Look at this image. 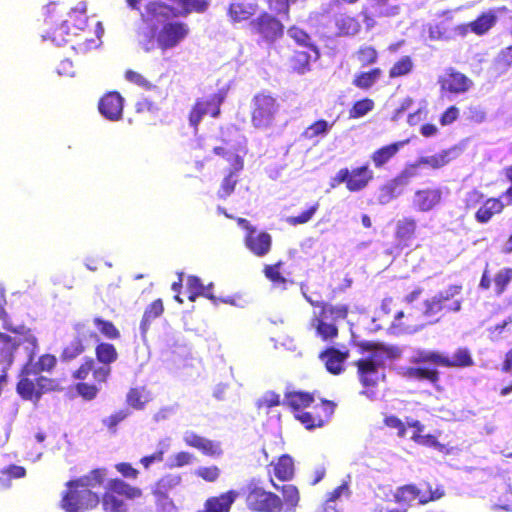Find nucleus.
<instances>
[{"mask_svg":"<svg viewBox=\"0 0 512 512\" xmlns=\"http://www.w3.org/2000/svg\"><path fill=\"white\" fill-rule=\"evenodd\" d=\"M95 358L85 357L80 365L72 372L76 380L75 391L85 401L94 400L100 385L106 383L111 375V365L118 359V351L112 343L99 342L96 344Z\"/></svg>","mask_w":512,"mask_h":512,"instance_id":"obj_1","label":"nucleus"},{"mask_svg":"<svg viewBox=\"0 0 512 512\" xmlns=\"http://www.w3.org/2000/svg\"><path fill=\"white\" fill-rule=\"evenodd\" d=\"M105 476V469L96 468L87 475L68 481L67 490L62 494L61 507L66 512H85L95 509L100 503V497L92 489L101 486Z\"/></svg>","mask_w":512,"mask_h":512,"instance_id":"obj_2","label":"nucleus"},{"mask_svg":"<svg viewBox=\"0 0 512 512\" xmlns=\"http://www.w3.org/2000/svg\"><path fill=\"white\" fill-rule=\"evenodd\" d=\"M367 348L372 351L367 356L355 361L354 365L357 369L358 380L365 388L362 393L371 396L374 393V388L385 381L386 359L398 357L400 350L396 347L382 345H369Z\"/></svg>","mask_w":512,"mask_h":512,"instance_id":"obj_3","label":"nucleus"},{"mask_svg":"<svg viewBox=\"0 0 512 512\" xmlns=\"http://www.w3.org/2000/svg\"><path fill=\"white\" fill-rule=\"evenodd\" d=\"M309 303L318 308L314 311L308 323V329L314 332L315 337L322 342L333 343L339 335L338 323L347 319L350 312L348 304H332L326 301H312Z\"/></svg>","mask_w":512,"mask_h":512,"instance_id":"obj_4","label":"nucleus"},{"mask_svg":"<svg viewBox=\"0 0 512 512\" xmlns=\"http://www.w3.org/2000/svg\"><path fill=\"white\" fill-rule=\"evenodd\" d=\"M190 28L182 21H167L160 28H154L146 34L141 41V47L145 52H151L159 48L162 52L179 46L189 35Z\"/></svg>","mask_w":512,"mask_h":512,"instance_id":"obj_5","label":"nucleus"},{"mask_svg":"<svg viewBox=\"0 0 512 512\" xmlns=\"http://www.w3.org/2000/svg\"><path fill=\"white\" fill-rule=\"evenodd\" d=\"M64 389L61 382L55 378L43 375H34V372L22 367L19 380L16 384V392L23 400L38 403L42 395L50 392H60Z\"/></svg>","mask_w":512,"mask_h":512,"instance_id":"obj_6","label":"nucleus"},{"mask_svg":"<svg viewBox=\"0 0 512 512\" xmlns=\"http://www.w3.org/2000/svg\"><path fill=\"white\" fill-rule=\"evenodd\" d=\"M169 4L153 1L146 5V21H158L161 18L187 16L193 12L204 13L209 0H167Z\"/></svg>","mask_w":512,"mask_h":512,"instance_id":"obj_7","label":"nucleus"},{"mask_svg":"<svg viewBox=\"0 0 512 512\" xmlns=\"http://www.w3.org/2000/svg\"><path fill=\"white\" fill-rule=\"evenodd\" d=\"M281 105L276 97L267 92L254 95L251 101V123L257 129L273 126L280 114Z\"/></svg>","mask_w":512,"mask_h":512,"instance_id":"obj_8","label":"nucleus"},{"mask_svg":"<svg viewBox=\"0 0 512 512\" xmlns=\"http://www.w3.org/2000/svg\"><path fill=\"white\" fill-rule=\"evenodd\" d=\"M380 311L384 315H392L389 330L394 334L414 333L424 325L420 321V314L418 312L396 310L395 300L391 296L385 297L382 300Z\"/></svg>","mask_w":512,"mask_h":512,"instance_id":"obj_9","label":"nucleus"},{"mask_svg":"<svg viewBox=\"0 0 512 512\" xmlns=\"http://www.w3.org/2000/svg\"><path fill=\"white\" fill-rule=\"evenodd\" d=\"M245 502L254 512H281L283 502L274 492L265 490L260 481L251 479L245 487Z\"/></svg>","mask_w":512,"mask_h":512,"instance_id":"obj_10","label":"nucleus"},{"mask_svg":"<svg viewBox=\"0 0 512 512\" xmlns=\"http://www.w3.org/2000/svg\"><path fill=\"white\" fill-rule=\"evenodd\" d=\"M415 363H427L426 366L408 367L403 375L409 380L428 381L436 384L439 379L437 367H447L448 358L435 352H419L414 358Z\"/></svg>","mask_w":512,"mask_h":512,"instance_id":"obj_11","label":"nucleus"},{"mask_svg":"<svg viewBox=\"0 0 512 512\" xmlns=\"http://www.w3.org/2000/svg\"><path fill=\"white\" fill-rule=\"evenodd\" d=\"M374 179V173L368 164H364L352 169L341 168L330 180V187L336 188L341 184H345L349 192H359L364 190Z\"/></svg>","mask_w":512,"mask_h":512,"instance_id":"obj_12","label":"nucleus"},{"mask_svg":"<svg viewBox=\"0 0 512 512\" xmlns=\"http://www.w3.org/2000/svg\"><path fill=\"white\" fill-rule=\"evenodd\" d=\"M444 496V490L435 488L434 490L428 483L419 486L408 484L398 487L394 493V500L399 504H409L417 500L419 504H427Z\"/></svg>","mask_w":512,"mask_h":512,"instance_id":"obj_13","label":"nucleus"},{"mask_svg":"<svg viewBox=\"0 0 512 512\" xmlns=\"http://www.w3.org/2000/svg\"><path fill=\"white\" fill-rule=\"evenodd\" d=\"M86 13L87 6L84 2H81L75 7L71 8L64 22L72 30L73 35L78 38L76 42L78 46H83L84 48H92L96 47L98 44L94 38H90L88 36L91 31H86L88 21Z\"/></svg>","mask_w":512,"mask_h":512,"instance_id":"obj_14","label":"nucleus"},{"mask_svg":"<svg viewBox=\"0 0 512 512\" xmlns=\"http://www.w3.org/2000/svg\"><path fill=\"white\" fill-rule=\"evenodd\" d=\"M335 407L333 401L321 400L319 403L310 406V410L296 413L295 419L308 430L320 428L330 420Z\"/></svg>","mask_w":512,"mask_h":512,"instance_id":"obj_15","label":"nucleus"},{"mask_svg":"<svg viewBox=\"0 0 512 512\" xmlns=\"http://www.w3.org/2000/svg\"><path fill=\"white\" fill-rule=\"evenodd\" d=\"M85 325L83 323H76L73 326L75 331L74 337L68 343L64 344L59 359L63 363H70L78 359L85 351V333H84Z\"/></svg>","mask_w":512,"mask_h":512,"instance_id":"obj_16","label":"nucleus"},{"mask_svg":"<svg viewBox=\"0 0 512 512\" xmlns=\"http://www.w3.org/2000/svg\"><path fill=\"white\" fill-rule=\"evenodd\" d=\"M252 29L269 41H274L283 35V25L274 16L263 12L251 22Z\"/></svg>","mask_w":512,"mask_h":512,"instance_id":"obj_17","label":"nucleus"},{"mask_svg":"<svg viewBox=\"0 0 512 512\" xmlns=\"http://www.w3.org/2000/svg\"><path fill=\"white\" fill-rule=\"evenodd\" d=\"M124 99L119 92L111 91L103 95L98 103L99 112L110 121L122 117Z\"/></svg>","mask_w":512,"mask_h":512,"instance_id":"obj_18","label":"nucleus"},{"mask_svg":"<svg viewBox=\"0 0 512 512\" xmlns=\"http://www.w3.org/2000/svg\"><path fill=\"white\" fill-rule=\"evenodd\" d=\"M497 22V16L494 12L489 11L480 14L474 21L468 24L458 25L454 28V32L460 36L466 35L469 31L481 36L486 34Z\"/></svg>","mask_w":512,"mask_h":512,"instance_id":"obj_19","label":"nucleus"},{"mask_svg":"<svg viewBox=\"0 0 512 512\" xmlns=\"http://www.w3.org/2000/svg\"><path fill=\"white\" fill-rule=\"evenodd\" d=\"M511 280H512V268H503V269L499 270L492 279L490 276V271L488 269V264H487L482 273V276H481V279L479 282V287L483 290H488L491 288V284L493 282L495 294L501 295L506 291Z\"/></svg>","mask_w":512,"mask_h":512,"instance_id":"obj_20","label":"nucleus"},{"mask_svg":"<svg viewBox=\"0 0 512 512\" xmlns=\"http://www.w3.org/2000/svg\"><path fill=\"white\" fill-rule=\"evenodd\" d=\"M349 358V350H340L333 346L325 348L319 354V359L324 363L326 370L339 375L344 371V363Z\"/></svg>","mask_w":512,"mask_h":512,"instance_id":"obj_21","label":"nucleus"},{"mask_svg":"<svg viewBox=\"0 0 512 512\" xmlns=\"http://www.w3.org/2000/svg\"><path fill=\"white\" fill-rule=\"evenodd\" d=\"M245 247L257 257H265L272 249V236L266 231H257L245 234Z\"/></svg>","mask_w":512,"mask_h":512,"instance_id":"obj_22","label":"nucleus"},{"mask_svg":"<svg viewBox=\"0 0 512 512\" xmlns=\"http://www.w3.org/2000/svg\"><path fill=\"white\" fill-rule=\"evenodd\" d=\"M5 303H6V300H5L4 294L1 293L0 294V320L2 321L3 329L12 334H15L18 336H23L24 340L27 341L31 347L36 348L37 347V338L32 333L31 329L28 328L24 324L14 325L5 310V307H4Z\"/></svg>","mask_w":512,"mask_h":512,"instance_id":"obj_23","label":"nucleus"},{"mask_svg":"<svg viewBox=\"0 0 512 512\" xmlns=\"http://www.w3.org/2000/svg\"><path fill=\"white\" fill-rule=\"evenodd\" d=\"M223 145L215 146L213 153L223 158L228 164L230 169L234 171H242L244 169V155L240 153V150L230 144V141L221 138Z\"/></svg>","mask_w":512,"mask_h":512,"instance_id":"obj_24","label":"nucleus"},{"mask_svg":"<svg viewBox=\"0 0 512 512\" xmlns=\"http://www.w3.org/2000/svg\"><path fill=\"white\" fill-rule=\"evenodd\" d=\"M23 343H28L23 336H11L5 332H0V364L10 367L14 362L15 352Z\"/></svg>","mask_w":512,"mask_h":512,"instance_id":"obj_25","label":"nucleus"},{"mask_svg":"<svg viewBox=\"0 0 512 512\" xmlns=\"http://www.w3.org/2000/svg\"><path fill=\"white\" fill-rule=\"evenodd\" d=\"M268 467L269 478L273 475L282 482L292 480L295 474L293 458L288 454H283L276 460L271 461Z\"/></svg>","mask_w":512,"mask_h":512,"instance_id":"obj_26","label":"nucleus"},{"mask_svg":"<svg viewBox=\"0 0 512 512\" xmlns=\"http://www.w3.org/2000/svg\"><path fill=\"white\" fill-rule=\"evenodd\" d=\"M411 176H413L412 173L404 171L389 182L382 185L380 188L379 197L381 203H388L392 199L399 196L403 192L404 188L408 185Z\"/></svg>","mask_w":512,"mask_h":512,"instance_id":"obj_27","label":"nucleus"},{"mask_svg":"<svg viewBox=\"0 0 512 512\" xmlns=\"http://www.w3.org/2000/svg\"><path fill=\"white\" fill-rule=\"evenodd\" d=\"M237 497L238 493L235 490H229L217 496L208 497L200 512H230Z\"/></svg>","mask_w":512,"mask_h":512,"instance_id":"obj_28","label":"nucleus"},{"mask_svg":"<svg viewBox=\"0 0 512 512\" xmlns=\"http://www.w3.org/2000/svg\"><path fill=\"white\" fill-rule=\"evenodd\" d=\"M441 191L436 188L417 190L413 197V207L421 212L433 209L441 201Z\"/></svg>","mask_w":512,"mask_h":512,"instance_id":"obj_29","label":"nucleus"},{"mask_svg":"<svg viewBox=\"0 0 512 512\" xmlns=\"http://www.w3.org/2000/svg\"><path fill=\"white\" fill-rule=\"evenodd\" d=\"M184 442L187 446L198 449L207 456H219L222 454L220 444L204 438L194 432H187L184 436Z\"/></svg>","mask_w":512,"mask_h":512,"instance_id":"obj_30","label":"nucleus"},{"mask_svg":"<svg viewBox=\"0 0 512 512\" xmlns=\"http://www.w3.org/2000/svg\"><path fill=\"white\" fill-rule=\"evenodd\" d=\"M314 403L313 394L305 391H288L284 394L283 405L287 406L294 415L304 412Z\"/></svg>","mask_w":512,"mask_h":512,"instance_id":"obj_31","label":"nucleus"},{"mask_svg":"<svg viewBox=\"0 0 512 512\" xmlns=\"http://www.w3.org/2000/svg\"><path fill=\"white\" fill-rule=\"evenodd\" d=\"M505 203L501 197H491L486 199L475 213V219L478 223H488L495 215L501 214L505 209Z\"/></svg>","mask_w":512,"mask_h":512,"instance_id":"obj_32","label":"nucleus"},{"mask_svg":"<svg viewBox=\"0 0 512 512\" xmlns=\"http://www.w3.org/2000/svg\"><path fill=\"white\" fill-rule=\"evenodd\" d=\"M37 348L38 346L36 348L32 347V352L29 355L28 362L24 366L34 372V375H41L44 372L51 373L57 365L56 356L50 353H45L39 356L36 362L32 363L34 350Z\"/></svg>","mask_w":512,"mask_h":512,"instance_id":"obj_33","label":"nucleus"},{"mask_svg":"<svg viewBox=\"0 0 512 512\" xmlns=\"http://www.w3.org/2000/svg\"><path fill=\"white\" fill-rule=\"evenodd\" d=\"M408 141H398L375 150L371 154V160L376 168H382L387 164Z\"/></svg>","mask_w":512,"mask_h":512,"instance_id":"obj_34","label":"nucleus"},{"mask_svg":"<svg viewBox=\"0 0 512 512\" xmlns=\"http://www.w3.org/2000/svg\"><path fill=\"white\" fill-rule=\"evenodd\" d=\"M351 496L350 480H344L342 483L334 488L331 492L326 494L323 503L322 512H338L336 502L342 497L349 498Z\"/></svg>","mask_w":512,"mask_h":512,"instance_id":"obj_35","label":"nucleus"},{"mask_svg":"<svg viewBox=\"0 0 512 512\" xmlns=\"http://www.w3.org/2000/svg\"><path fill=\"white\" fill-rule=\"evenodd\" d=\"M163 313L164 304L160 298L155 299L145 308L140 322V331L142 336L147 334L153 321L159 318Z\"/></svg>","mask_w":512,"mask_h":512,"instance_id":"obj_36","label":"nucleus"},{"mask_svg":"<svg viewBox=\"0 0 512 512\" xmlns=\"http://www.w3.org/2000/svg\"><path fill=\"white\" fill-rule=\"evenodd\" d=\"M381 76V68L373 67L367 71L357 72L352 79V84L360 90L367 91L378 82Z\"/></svg>","mask_w":512,"mask_h":512,"instance_id":"obj_37","label":"nucleus"},{"mask_svg":"<svg viewBox=\"0 0 512 512\" xmlns=\"http://www.w3.org/2000/svg\"><path fill=\"white\" fill-rule=\"evenodd\" d=\"M269 482L275 489L280 490L282 493L283 499L281 500L286 511H295L300 502V492L298 488L293 484H285L280 487L274 482L273 477H270Z\"/></svg>","mask_w":512,"mask_h":512,"instance_id":"obj_38","label":"nucleus"},{"mask_svg":"<svg viewBox=\"0 0 512 512\" xmlns=\"http://www.w3.org/2000/svg\"><path fill=\"white\" fill-rule=\"evenodd\" d=\"M416 221L413 218L405 217L396 223L395 238L402 245H408V242L415 237Z\"/></svg>","mask_w":512,"mask_h":512,"instance_id":"obj_39","label":"nucleus"},{"mask_svg":"<svg viewBox=\"0 0 512 512\" xmlns=\"http://www.w3.org/2000/svg\"><path fill=\"white\" fill-rule=\"evenodd\" d=\"M283 262L280 260L274 264L265 265L263 268L264 276L272 283L275 288L285 290L292 281L287 279L281 272Z\"/></svg>","mask_w":512,"mask_h":512,"instance_id":"obj_40","label":"nucleus"},{"mask_svg":"<svg viewBox=\"0 0 512 512\" xmlns=\"http://www.w3.org/2000/svg\"><path fill=\"white\" fill-rule=\"evenodd\" d=\"M257 11L254 4L235 2L228 7V16L232 22H242L249 20Z\"/></svg>","mask_w":512,"mask_h":512,"instance_id":"obj_41","label":"nucleus"},{"mask_svg":"<svg viewBox=\"0 0 512 512\" xmlns=\"http://www.w3.org/2000/svg\"><path fill=\"white\" fill-rule=\"evenodd\" d=\"M227 96L226 89H220L208 97H202V104L207 114L212 118H217L221 114V105Z\"/></svg>","mask_w":512,"mask_h":512,"instance_id":"obj_42","label":"nucleus"},{"mask_svg":"<svg viewBox=\"0 0 512 512\" xmlns=\"http://www.w3.org/2000/svg\"><path fill=\"white\" fill-rule=\"evenodd\" d=\"M211 284L205 287L201 279L197 276L190 275L186 280V287L188 292V299L194 302L199 296H204L208 299H214V296L209 292Z\"/></svg>","mask_w":512,"mask_h":512,"instance_id":"obj_43","label":"nucleus"},{"mask_svg":"<svg viewBox=\"0 0 512 512\" xmlns=\"http://www.w3.org/2000/svg\"><path fill=\"white\" fill-rule=\"evenodd\" d=\"M335 25L339 35L352 36L357 34L361 29V24L355 16L341 14L336 18Z\"/></svg>","mask_w":512,"mask_h":512,"instance_id":"obj_44","label":"nucleus"},{"mask_svg":"<svg viewBox=\"0 0 512 512\" xmlns=\"http://www.w3.org/2000/svg\"><path fill=\"white\" fill-rule=\"evenodd\" d=\"M333 124V122L329 123L325 119H318L306 127L301 136L305 140H313L318 137H325L333 127Z\"/></svg>","mask_w":512,"mask_h":512,"instance_id":"obj_45","label":"nucleus"},{"mask_svg":"<svg viewBox=\"0 0 512 512\" xmlns=\"http://www.w3.org/2000/svg\"><path fill=\"white\" fill-rule=\"evenodd\" d=\"M413 69L414 61L412 57L409 55H404L393 63L388 71V76L390 79L401 78L412 73Z\"/></svg>","mask_w":512,"mask_h":512,"instance_id":"obj_46","label":"nucleus"},{"mask_svg":"<svg viewBox=\"0 0 512 512\" xmlns=\"http://www.w3.org/2000/svg\"><path fill=\"white\" fill-rule=\"evenodd\" d=\"M104 512H129L127 504L118 495L104 492L100 498Z\"/></svg>","mask_w":512,"mask_h":512,"instance_id":"obj_47","label":"nucleus"},{"mask_svg":"<svg viewBox=\"0 0 512 512\" xmlns=\"http://www.w3.org/2000/svg\"><path fill=\"white\" fill-rule=\"evenodd\" d=\"M148 402H149V397L145 393L144 387L130 388L126 394L127 405L135 410L144 409L145 405Z\"/></svg>","mask_w":512,"mask_h":512,"instance_id":"obj_48","label":"nucleus"},{"mask_svg":"<svg viewBox=\"0 0 512 512\" xmlns=\"http://www.w3.org/2000/svg\"><path fill=\"white\" fill-rule=\"evenodd\" d=\"M288 34L298 45L314 52L316 59L319 57L318 48L311 43V37L306 31L298 27H291Z\"/></svg>","mask_w":512,"mask_h":512,"instance_id":"obj_49","label":"nucleus"},{"mask_svg":"<svg viewBox=\"0 0 512 512\" xmlns=\"http://www.w3.org/2000/svg\"><path fill=\"white\" fill-rule=\"evenodd\" d=\"M93 324L96 326L99 333L107 339L117 340L121 336L119 329L110 320H105L101 317H94Z\"/></svg>","mask_w":512,"mask_h":512,"instance_id":"obj_50","label":"nucleus"},{"mask_svg":"<svg viewBox=\"0 0 512 512\" xmlns=\"http://www.w3.org/2000/svg\"><path fill=\"white\" fill-rule=\"evenodd\" d=\"M355 57L360 67H368L377 63L379 55L373 46L364 45L355 52Z\"/></svg>","mask_w":512,"mask_h":512,"instance_id":"obj_51","label":"nucleus"},{"mask_svg":"<svg viewBox=\"0 0 512 512\" xmlns=\"http://www.w3.org/2000/svg\"><path fill=\"white\" fill-rule=\"evenodd\" d=\"M239 172L240 171L229 169L228 174L222 179L220 187L217 191V195L220 199H226L235 191L236 185L238 183L237 174Z\"/></svg>","mask_w":512,"mask_h":512,"instance_id":"obj_52","label":"nucleus"},{"mask_svg":"<svg viewBox=\"0 0 512 512\" xmlns=\"http://www.w3.org/2000/svg\"><path fill=\"white\" fill-rule=\"evenodd\" d=\"M130 415L128 409H119L102 419V425L112 434L118 431V425Z\"/></svg>","mask_w":512,"mask_h":512,"instance_id":"obj_53","label":"nucleus"},{"mask_svg":"<svg viewBox=\"0 0 512 512\" xmlns=\"http://www.w3.org/2000/svg\"><path fill=\"white\" fill-rule=\"evenodd\" d=\"M310 59L311 56L308 51H294V54L290 59V64L295 72L304 74L310 69Z\"/></svg>","mask_w":512,"mask_h":512,"instance_id":"obj_54","label":"nucleus"},{"mask_svg":"<svg viewBox=\"0 0 512 512\" xmlns=\"http://www.w3.org/2000/svg\"><path fill=\"white\" fill-rule=\"evenodd\" d=\"M474 365L471 352L466 347L458 348L450 358V367H471Z\"/></svg>","mask_w":512,"mask_h":512,"instance_id":"obj_55","label":"nucleus"},{"mask_svg":"<svg viewBox=\"0 0 512 512\" xmlns=\"http://www.w3.org/2000/svg\"><path fill=\"white\" fill-rule=\"evenodd\" d=\"M71 36H74L72 30L63 21L60 25L55 27L49 35L53 43L58 46L71 42Z\"/></svg>","mask_w":512,"mask_h":512,"instance_id":"obj_56","label":"nucleus"},{"mask_svg":"<svg viewBox=\"0 0 512 512\" xmlns=\"http://www.w3.org/2000/svg\"><path fill=\"white\" fill-rule=\"evenodd\" d=\"M280 394L274 391H267L262 397L257 399L255 406L258 411L268 412L271 408L277 407L281 404Z\"/></svg>","mask_w":512,"mask_h":512,"instance_id":"obj_57","label":"nucleus"},{"mask_svg":"<svg viewBox=\"0 0 512 512\" xmlns=\"http://www.w3.org/2000/svg\"><path fill=\"white\" fill-rule=\"evenodd\" d=\"M375 104L370 98H363L353 103L349 109V118L358 119L373 110Z\"/></svg>","mask_w":512,"mask_h":512,"instance_id":"obj_58","label":"nucleus"},{"mask_svg":"<svg viewBox=\"0 0 512 512\" xmlns=\"http://www.w3.org/2000/svg\"><path fill=\"white\" fill-rule=\"evenodd\" d=\"M472 81L464 74L459 72H450V93H462L467 91Z\"/></svg>","mask_w":512,"mask_h":512,"instance_id":"obj_59","label":"nucleus"},{"mask_svg":"<svg viewBox=\"0 0 512 512\" xmlns=\"http://www.w3.org/2000/svg\"><path fill=\"white\" fill-rule=\"evenodd\" d=\"M205 115L208 114L203 107L202 99L198 98L195 100L188 114L189 125L194 129V131L198 130L199 124Z\"/></svg>","mask_w":512,"mask_h":512,"instance_id":"obj_60","label":"nucleus"},{"mask_svg":"<svg viewBox=\"0 0 512 512\" xmlns=\"http://www.w3.org/2000/svg\"><path fill=\"white\" fill-rule=\"evenodd\" d=\"M395 292L397 294H401L403 292H407L411 289V291L404 297V301L408 304H411L413 301L419 298V296L422 294V288L418 286H411L408 285L406 281H399L395 284Z\"/></svg>","mask_w":512,"mask_h":512,"instance_id":"obj_61","label":"nucleus"},{"mask_svg":"<svg viewBox=\"0 0 512 512\" xmlns=\"http://www.w3.org/2000/svg\"><path fill=\"white\" fill-rule=\"evenodd\" d=\"M319 206H320L319 203L316 202L312 206H310L308 209H306L305 211L300 213L299 215L288 217L287 222L293 226L305 224L313 218L315 213L318 211Z\"/></svg>","mask_w":512,"mask_h":512,"instance_id":"obj_62","label":"nucleus"},{"mask_svg":"<svg viewBox=\"0 0 512 512\" xmlns=\"http://www.w3.org/2000/svg\"><path fill=\"white\" fill-rule=\"evenodd\" d=\"M268 8L276 15H282L285 18L289 17L290 13V0H266Z\"/></svg>","mask_w":512,"mask_h":512,"instance_id":"obj_63","label":"nucleus"},{"mask_svg":"<svg viewBox=\"0 0 512 512\" xmlns=\"http://www.w3.org/2000/svg\"><path fill=\"white\" fill-rule=\"evenodd\" d=\"M446 162V152L444 151L439 154L421 157L418 160V165H427L433 169H438L440 167L445 166Z\"/></svg>","mask_w":512,"mask_h":512,"instance_id":"obj_64","label":"nucleus"}]
</instances>
